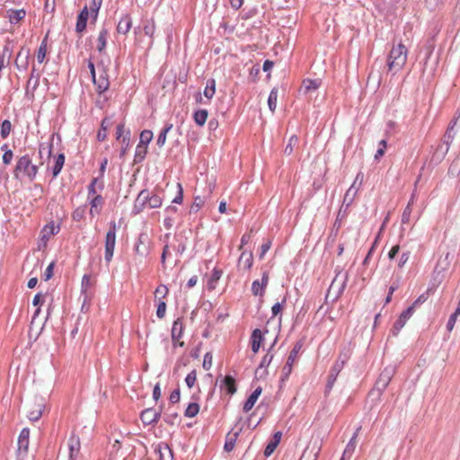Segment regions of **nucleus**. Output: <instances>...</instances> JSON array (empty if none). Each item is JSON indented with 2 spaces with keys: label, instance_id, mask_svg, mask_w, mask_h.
<instances>
[{
  "label": "nucleus",
  "instance_id": "nucleus-51",
  "mask_svg": "<svg viewBox=\"0 0 460 460\" xmlns=\"http://www.w3.org/2000/svg\"><path fill=\"white\" fill-rule=\"evenodd\" d=\"M204 203H205V201L201 197H199V196L195 197L194 201H193L192 205L190 206V213L198 212L199 209L204 205Z\"/></svg>",
  "mask_w": 460,
  "mask_h": 460
},
{
  "label": "nucleus",
  "instance_id": "nucleus-61",
  "mask_svg": "<svg viewBox=\"0 0 460 460\" xmlns=\"http://www.w3.org/2000/svg\"><path fill=\"white\" fill-rule=\"evenodd\" d=\"M292 367H293V364L287 361L286 365L283 367V369H282V377H281L282 381H284L285 379H287L289 376V375L292 372Z\"/></svg>",
  "mask_w": 460,
  "mask_h": 460
},
{
  "label": "nucleus",
  "instance_id": "nucleus-32",
  "mask_svg": "<svg viewBox=\"0 0 460 460\" xmlns=\"http://www.w3.org/2000/svg\"><path fill=\"white\" fill-rule=\"evenodd\" d=\"M208 111L206 110H199L195 111L193 115L194 121L198 126H203L208 119Z\"/></svg>",
  "mask_w": 460,
  "mask_h": 460
},
{
  "label": "nucleus",
  "instance_id": "nucleus-52",
  "mask_svg": "<svg viewBox=\"0 0 460 460\" xmlns=\"http://www.w3.org/2000/svg\"><path fill=\"white\" fill-rule=\"evenodd\" d=\"M35 72H36V69L35 67L32 68L31 70V76L27 82V87H29L30 85H32V88L35 89L38 84H39V75H35Z\"/></svg>",
  "mask_w": 460,
  "mask_h": 460
},
{
  "label": "nucleus",
  "instance_id": "nucleus-9",
  "mask_svg": "<svg viewBox=\"0 0 460 460\" xmlns=\"http://www.w3.org/2000/svg\"><path fill=\"white\" fill-rule=\"evenodd\" d=\"M45 409V402L42 399H35V402L30 405L28 418L31 421H37L42 416Z\"/></svg>",
  "mask_w": 460,
  "mask_h": 460
},
{
  "label": "nucleus",
  "instance_id": "nucleus-33",
  "mask_svg": "<svg viewBox=\"0 0 460 460\" xmlns=\"http://www.w3.org/2000/svg\"><path fill=\"white\" fill-rule=\"evenodd\" d=\"M108 37V31L104 28H102L99 33L98 39H97V49L99 52H102L105 47H106V41Z\"/></svg>",
  "mask_w": 460,
  "mask_h": 460
},
{
  "label": "nucleus",
  "instance_id": "nucleus-21",
  "mask_svg": "<svg viewBox=\"0 0 460 460\" xmlns=\"http://www.w3.org/2000/svg\"><path fill=\"white\" fill-rule=\"evenodd\" d=\"M89 16V11L87 6H84V9L80 12V13L77 16L76 25H75V31L76 32H82L86 28L87 19Z\"/></svg>",
  "mask_w": 460,
  "mask_h": 460
},
{
  "label": "nucleus",
  "instance_id": "nucleus-2",
  "mask_svg": "<svg viewBox=\"0 0 460 460\" xmlns=\"http://www.w3.org/2000/svg\"><path fill=\"white\" fill-rule=\"evenodd\" d=\"M37 173L38 166L32 164L29 155H24L18 159L13 170V176L15 179H20L21 174H22L28 177L30 181H33L36 178Z\"/></svg>",
  "mask_w": 460,
  "mask_h": 460
},
{
  "label": "nucleus",
  "instance_id": "nucleus-12",
  "mask_svg": "<svg viewBox=\"0 0 460 460\" xmlns=\"http://www.w3.org/2000/svg\"><path fill=\"white\" fill-rule=\"evenodd\" d=\"M160 417L161 411H157L154 408H147L140 414V420L146 426L157 423Z\"/></svg>",
  "mask_w": 460,
  "mask_h": 460
},
{
  "label": "nucleus",
  "instance_id": "nucleus-20",
  "mask_svg": "<svg viewBox=\"0 0 460 460\" xmlns=\"http://www.w3.org/2000/svg\"><path fill=\"white\" fill-rule=\"evenodd\" d=\"M132 27V19L129 14H125L117 25V32L126 35Z\"/></svg>",
  "mask_w": 460,
  "mask_h": 460
},
{
  "label": "nucleus",
  "instance_id": "nucleus-64",
  "mask_svg": "<svg viewBox=\"0 0 460 460\" xmlns=\"http://www.w3.org/2000/svg\"><path fill=\"white\" fill-rule=\"evenodd\" d=\"M168 293V288L166 286L164 285H160L156 288L155 291V296L157 297V296H161V297H165V296L167 295Z\"/></svg>",
  "mask_w": 460,
  "mask_h": 460
},
{
  "label": "nucleus",
  "instance_id": "nucleus-13",
  "mask_svg": "<svg viewBox=\"0 0 460 460\" xmlns=\"http://www.w3.org/2000/svg\"><path fill=\"white\" fill-rule=\"evenodd\" d=\"M182 332H183V324H182L181 319L178 318L177 320H175L173 322V324H172V340L174 342V344H176V342H178V345L181 347H182L184 345L183 341L179 342V340L182 335Z\"/></svg>",
  "mask_w": 460,
  "mask_h": 460
},
{
  "label": "nucleus",
  "instance_id": "nucleus-60",
  "mask_svg": "<svg viewBox=\"0 0 460 460\" xmlns=\"http://www.w3.org/2000/svg\"><path fill=\"white\" fill-rule=\"evenodd\" d=\"M265 289H261V283L259 280H254L252 285V292L254 296H262Z\"/></svg>",
  "mask_w": 460,
  "mask_h": 460
},
{
  "label": "nucleus",
  "instance_id": "nucleus-22",
  "mask_svg": "<svg viewBox=\"0 0 460 460\" xmlns=\"http://www.w3.org/2000/svg\"><path fill=\"white\" fill-rule=\"evenodd\" d=\"M263 334L260 329L253 330L251 341H252V350L253 353H257L261 348V345L263 341Z\"/></svg>",
  "mask_w": 460,
  "mask_h": 460
},
{
  "label": "nucleus",
  "instance_id": "nucleus-45",
  "mask_svg": "<svg viewBox=\"0 0 460 460\" xmlns=\"http://www.w3.org/2000/svg\"><path fill=\"white\" fill-rule=\"evenodd\" d=\"M11 130H12L11 121L8 119H4L1 125L0 134H1L2 138H6L9 136Z\"/></svg>",
  "mask_w": 460,
  "mask_h": 460
},
{
  "label": "nucleus",
  "instance_id": "nucleus-18",
  "mask_svg": "<svg viewBox=\"0 0 460 460\" xmlns=\"http://www.w3.org/2000/svg\"><path fill=\"white\" fill-rule=\"evenodd\" d=\"M155 453L159 455V460H172V450L166 443H160L155 448Z\"/></svg>",
  "mask_w": 460,
  "mask_h": 460
},
{
  "label": "nucleus",
  "instance_id": "nucleus-44",
  "mask_svg": "<svg viewBox=\"0 0 460 460\" xmlns=\"http://www.w3.org/2000/svg\"><path fill=\"white\" fill-rule=\"evenodd\" d=\"M147 205L151 208H159L162 205V199L158 195H152L148 193Z\"/></svg>",
  "mask_w": 460,
  "mask_h": 460
},
{
  "label": "nucleus",
  "instance_id": "nucleus-5",
  "mask_svg": "<svg viewBox=\"0 0 460 460\" xmlns=\"http://www.w3.org/2000/svg\"><path fill=\"white\" fill-rule=\"evenodd\" d=\"M116 223L111 221L105 237V261L110 262L112 259L116 243Z\"/></svg>",
  "mask_w": 460,
  "mask_h": 460
},
{
  "label": "nucleus",
  "instance_id": "nucleus-43",
  "mask_svg": "<svg viewBox=\"0 0 460 460\" xmlns=\"http://www.w3.org/2000/svg\"><path fill=\"white\" fill-rule=\"evenodd\" d=\"M144 32L146 36L152 38L155 31V20L152 18L151 20L146 22V24L144 25Z\"/></svg>",
  "mask_w": 460,
  "mask_h": 460
},
{
  "label": "nucleus",
  "instance_id": "nucleus-49",
  "mask_svg": "<svg viewBox=\"0 0 460 460\" xmlns=\"http://www.w3.org/2000/svg\"><path fill=\"white\" fill-rule=\"evenodd\" d=\"M102 0H92L90 4V13L95 19L102 5Z\"/></svg>",
  "mask_w": 460,
  "mask_h": 460
},
{
  "label": "nucleus",
  "instance_id": "nucleus-50",
  "mask_svg": "<svg viewBox=\"0 0 460 460\" xmlns=\"http://www.w3.org/2000/svg\"><path fill=\"white\" fill-rule=\"evenodd\" d=\"M95 186H98L99 189L102 190L104 185L102 181H101L99 178H93L91 184L89 185V194L95 195L96 190Z\"/></svg>",
  "mask_w": 460,
  "mask_h": 460
},
{
  "label": "nucleus",
  "instance_id": "nucleus-10",
  "mask_svg": "<svg viewBox=\"0 0 460 460\" xmlns=\"http://www.w3.org/2000/svg\"><path fill=\"white\" fill-rule=\"evenodd\" d=\"M343 368V361H335L332 366L327 379L326 388H325V395L329 394L331 390L332 389L334 383L337 379V376L341 373Z\"/></svg>",
  "mask_w": 460,
  "mask_h": 460
},
{
  "label": "nucleus",
  "instance_id": "nucleus-26",
  "mask_svg": "<svg viewBox=\"0 0 460 460\" xmlns=\"http://www.w3.org/2000/svg\"><path fill=\"white\" fill-rule=\"evenodd\" d=\"M221 276H222L221 270H217V269L213 270L212 274L208 280V288L209 290H213L216 288L217 282L219 280Z\"/></svg>",
  "mask_w": 460,
  "mask_h": 460
},
{
  "label": "nucleus",
  "instance_id": "nucleus-3",
  "mask_svg": "<svg viewBox=\"0 0 460 460\" xmlns=\"http://www.w3.org/2000/svg\"><path fill=\"white\" fill-rule=\"evenodd\" d=\"M348 279V271L339 270L330 285L326 295V299L331 297L332 301L338 300L345 290Z\"/></svg>",
  "mask_w": 460,
  "mask_h": 460
},
{
  "label": "nucleus",
  "instance_id": "nucleus-14",
  "mask_svg": "<svg viewBox=\"0 0 460 460\" xmlns=\"http://www.w3.org/2000/svg\"><path fill=\"white\" fill-rule=\"evenodd\" d=\"M29 58L30 51L29 49H24L23 48L19 51L15 65L19 70H26L29 66Z\"/></svg>",
  "mask_w": 460,
  "mask_h": 460
},
{
  "label": "nucleus",
  "instance_id": "nucleus-53",
  "mask_svg": "<svg viewBox=\"0 0 460 460\" xmlns=\"http://www.w3.org/2000/svg\"><path fill=\"white\" fill-rule=\"evenodd\" d=\"M103 203V199L101 195H95L91 201V214L93 213V209L95 208V212L98 213L97 207L102 206Z\"/></svg>",
  "mask_w": 460,
  "mask_h": 460
},
{
  "label": "nucleus",
  "instance_id": "nucleus-42",
  "mask_svg": "<svg viewBox=\"0 0 460 460\" xmlns=\"http://www.w3.org/2000/svg\"><path fill=\"white\" fill-rule=\"evenodd\" d=\"M172 125L168 124L163 128L156 140V144L158 146H163L164 145L166 141L167 133L172 129Z\"/></svg>",
  "mask_w": 460,
  "mask_h": 460
},
{
  "label": "nucleus",
  "instance_id": "nucleus-27",
  "mask_svg": "<svg viewBox=\"0 0 460 460\" xmlns=\"http://www.w3.org/2000/svg\"><path fill=\"white\" fill-rule=\"evenodd\" d=\"M223 385L229 394H234L236 392V383L233 376H226L223 380Z\"/></svg>",
  "mask_w": 460,
  "mask_h": 460
},
{
  "label": "nucleus",
  "instance_id": "nucleus-34",
  "mask_svg": "<svg viewBox=\"0 0 460 460\" xmlns=\"http://www.w3.org/2000/svg\"><path fill=\"white\" fill-rule=\"evenodd\" d=\"M111 124V121L109 119L105 118L102 119L101 123V128L99 129L97 133V139L99 141H104L106 139V131Z\"/></svg>",
  "mask_w": 460,
  "mask_h": 460
},
{
  "label": "nucleus",
  "instance_id": "nucleus-35",
  "mask_svg": "<svg viewBox=\"0 0 460 460\" xmlns=\"http://www.w3.org/2000/svg\"><path fill=\"white\" fill-rule=\"evenodd\" d=\"M147 153V146L138 144L136 148L135 160L136 164L142 162Z\"/></svg>",
  "mask_w": 460,
  "mask_h": 460
},
{
  "label": "nucleus",
  "instance_id": "nucleus-17",
  "mask_svg": "<svg viewBox=\"0 0 460 460\" xmlns=\"http://www.w3.org/2000/svg\"><path fill=\"white\" fill-rule=\"evenodd\" d=\"M253 262V255L252 252H243L238 260V267L244 270H249Z\"/></svg>",
  "mask_w": 460,
  "mask_h": 460
},
{
  "label": "nucleus",
  "instance_id": "nucleus-15",
  "mask_svg": "<svg viewBox=\"0 0 460 460\" xmlns=\"http://www.w3.org/2000/svg\"><path fill=\"white\" fill-rule=\"evenodd\" d=\"M321 85L320 79H305L300 88V93L307 94L311 92L316 91Z\"/></svg>",
  "mask_w": 460,
  "mask_h": 460
},
{
  "label": "nucleus",
  "instance_id": "nucleus-46",
  "mask_svg": "<svg viewBox=\"0 0 460 460\" xmlns=\"http://www.w3.org/2000/svg\"><path fill=\"white\" fill-rule=\"evenodd\" d=\"M153 138V132L148 129H145L140 134L139 144L147 146Z\"/></svg>",
  "mask_w": 460,
  "mask_h": 460
},
{
  "label": "nucleus",
  "instance_id": "nucleus-55",
  "mask_svg": "<svg viewBox=\"0 0 460 460\" xmlns=\"http://www.w3.org/2000/svg\"><path fill=\"white\" fill-rule=\"evenodd\" d=\"M196 380V370H192L191 372H190L185 378L186 385H188L189 388H191L195 385Z\"/></svg>",
  "mask_w": 460,
  "mask_h": 460
},
{
  "label": "nucleus",
  "instance_id": "nucleus-6",
  "mask_svg": "<svg viewBox=\"0 0 460 460\" xmlns=\"http://www.w3.org/2000/svg\"><path fill=\"white\" fill-rule=\"evenodd\" d=\"M152 244L150 236L146 233H141L137 239L134 251L138 256L146 258L151 252Z\"/></svg>",
  "mask_w": 460,
  "mask_h": 460
},
{
  "label": "nucleus",
  "instance_id": "nucleus-11",
  "mask_svg": "<svg viewBox=\"0 0 460 460\" xmlns=\"http://www.w3.org/2000/svg\"><path fill=\"white\" fill-rule=\"evenodd\" d=\"M29 437H30V429L28 428L22 429L20 433V436L18 438L17 456H24L27 455L29 444H30Z\"/></svg>",
  "mask_w": 460,
  "mask_h": 460
},
{
  "label": "nucleus",
  "instance_id": "nucleus-41",
  "mask_svg": "<svg viewBox=\"0 0 460 460\" xmlns=\"http://www.w3.org/2000/svg\"><path fill=\"white\" fill-rule=\"evenodd\" d=\"M278 99V89L273 88L269 95L268 105L270 110L273 112L276 110Z\"/></svg>",
  "mask_w": 460,
  "mask_h": 460
},
{
  "label": "nucleus",
  "instance_id": "nucleus-16",
  "mask_svg": "<svg viewBox=\"0 0 460 460\" xmlns=\"http://www.w3.org/2000/svg\"><path fill=\"white\" fill-rule=\"evenodd\" d=\"M147 198H148V190H143L137 195L135 203H134V211L135 213H140L146 205H147Z\"/></svg>",
  "mask_w": 460,
  "mask_h": 460
},
{
  "label": "nucleus",
  "instance_id": "nucleus-37",
  "mask_svg": "<svg viewBox=\"0 0 460 460\" xmlns=\"http://www.w3.org/2000/svg\"><path fill=\"white\" fill-rule=\"evenodd\" d=\"M216 92V81L215 79L211 78L207 81V85L204 90V95L208 99H211Z\"/></svg>",
  "mask_w": 460,
  "mask_h": 460
},
{
  "label": "nucleus",
  "instance_id": "nucleus-7",
  "mask_svg": "<svg viewBox=\"0 0 460 460\" xmlns=\"http://www.w3.org/2000/svg\"><path fill=\"white\" fill-rule=\"evenodd\" d=\"M320 451L321 443L318 440H311L299 460H317Z\"/></svg>",
  "mask_w": 460,
  "mask_h": 460
},
{
  "label": "nucleus",
  "instance_id": "nucleus-4",
  "mask_svg": "<svg viewBox=\"0 0 460 460\" xmlns=\"http://www.w3.org/2000/svg\"><path fill=\"white\" fill-rule=\"evenodd\" d=\"M394 374L395 367L388 366L385 367L376 381L374 388L370 391L369 395L379 398L388 386Z\"/></svg>",
  "mask_w": 460,
  "mask_h": 460
},
{
  "label": "nucleus",
  "instance_id": "nucleus-62",
  "mask_svg": "<svg viewBox=\"0 0 460 460\" xmlns=\"http://www.w3.org/2000/svg\"><path fill=\"white\" fill-rule=\"evenodd\" d=\"M12 48L10 46V41H7L5 43V45L4 46V49H3V51L1 53V56H3V58L5 59V58H7V60H9L12 57Z\"/></svg>",
  "mask_w": 460,
  "mask_h": 460
},
{
  "label": "nucleus",
  "instance_id": "nucleus-57",
  "mask_svg": "<svg viewBox=\"0 0 460 460\" xmlns=\"http://www.w3.org/2000/svg\"><path fill=\"white\" fill-rule=\"evenodd\" d=\"M411 214V202H409L402 215V224H407L410 221Z\"/></svg>",
  "mask_w": 460,
  "mask_h": 460
},
{
  "label": "nucleus",
  "instance_id": "nucleus-28",
  "mask_svg": "<svg viewBox=\"0 0 460 460\" xmlns=\"http://www.w3.org/2000/svg\"><path fill=\"white\" fill-rule=\"evenodd\" d=\"M239 436V432L228 433L226 436V440L224 446V448L226 452H230L234 449L235 441L237 437Z\"/></svg>",
  "mask_w": 460,
  "mask_h": 460
},
{
  "label": "nucleus",
  "instance_id": "nucleus-31",
  "mask_svg": "<svg viewBox=\"0 0 460 460\" xmlns=\"http://www.w3.org/2000/svg\"><path fill=\"white\" fill-rule=\"evenodd\" d=\"M302 347H303V342L301 341H296V344L294 345L292 350L290 351L287 361L289 363H292L294 365Z\"/></svg>",
  "mask_w": 460,
  "mask_h": 460
},
{
  "label": "nucleus",
  "instance_id": "nucleus-25",
  "mask_svg": "<svg viewBox=\"0 0 460 460\" xmlns=\"http://www.w3.org/2000/svg\"><path fill=\"white\" fill-rule=\"evenodd\" d=\"M359 187L355 186V183L349 187V189L346 191L343 199V204H346L349 207L354 200Z\"/></svg>",
  "mask_w": 460,
  "mask_h": 460
},
{
  "label": "nucleus",
  "instance_id": "nucleus-56",
  "mask_svg": "<svg viewBox=\"0 0 460 460\" xmlns=\"http://www.w3.org/2000/svg\"><path fill=\"white\" fill-rule=\"evenodd\" d=\"M166 312V303L160 300L157 305L156 315L158 318L163 319Z\"/></svg>",
  "mask_w": 460,
  "mask_h": 460
},
{
  "label": "nucleus",
  "instance_id": "nucleus-38",
  "mask_svg": "<svg viewBox=\"0 0 460 460\" xmlns=\"http://www.w3.org/2000/svg\"><path fill=\"white\" fill-rule=\"evenodd\" d=\"M272 358H273V355L270 354V350H269L268 353L262 358L259 367L255 371V375L256 376L260 375V376H261V375L260 374L261 371L262 370V368L268 367L270 364V362L272 361Z\"/></svg>",
  "mask_w": 460,
  "mask_h": 460
},
{
  "label": "nucleus",
  "instance_id": "nucleus-54",
  "mask_svg": "<svg viewBox=\"0 0 460 460\" xmlns=\"http://www.w3.org/2000/svg\"><path fill=\"white\" fill-rule=\"evenodd\" d=\"M258 399H256V397H253L252 394L248 397V399L246 400V402H244L243 404V411L244 412H248L250 411L252 407L254 406L255 402H257Z\"/></svg>",
  "mask_w": 460,
  "mask_h": 460
},
{
  "label": "nucleus",
  "instance_id": "nucleus-59",
  "mask_svg": "<svg viewBox=\"0 0 460 460\" xmlns=\"http://www.w3.org/2000/svg\"><path fill=\"white\" fill-rule=\"evenodd\" d=\"M212 360H213V356H212L211 352H207L204 355V359H203V367H204V369L208 370V369L211 368V367H212Z\"/></svg>",
  "mask_w": 460,
  "mask_h": 460
},
{
  "label": "nucleus",
  "instance_id": "nucleus-48",
  "mask_svg": "<svg viewBox=\"0 0 460 460\" xmlns=\"http://www.w3.org/2000/svg\"><path fill=\"white\" fill-rule=\"evenodd\" d=\"M122 142V146H121V149H120V157H123L129 146V142H130V131L128 130L126 135L123 137V139L121 140Z\"/></svg>",
  "mask_w": 460,
  "mask_h": 460
},
{
  "label": "nucleus",
  "instance_id": "nucleus-23",
  "mask_svg": "<svg viewBox=\"0 0 460 460\" xmlns=\"http://www.w3.org/2000/svg\"><path fill=\"white\" fill-rule=\"evenodd\" d=\"M93 84L97 86V90L100 93H104L108 90L110 86V82L108 79L107 73L103 71L98 79L95 78V81H93Z\"/></svg>",
  "mask_w": 460,
  "mask_h": 460
},
{
  "label": "nucleus",
  "instance_id": "nucleus-19",
  "mask_svg": "<svg viewBox=\"0 0 460 460\" xmlns=\"http://www.w3.org/2000/svg\"><path fill=\"white\" fill-rule=\"evenodd\" d=\"M80 451L79 437L72 435L69 438V460H75Z\"/></svg>",
  "mask_w": 460,
  "mask_h": 460
},
{
  "label": "nucleus",
  "instance_id": "nucleus-30",
  "mask_svg": "<svg viewBox=\"0 0 460 460\" xmlns=\"http://www.w3.org/2000/svg\"><path fill=\"white\" fill-rule=\"evenodd\" d=\"M64 163H65V155H64V154H59L57 156V158L55 160L54 166L52 168L53 177H57L59 174V172H61V170L63 168Z\"/></svg>",
  "mask_w": 460,
  "mask_h": 460
},
{
  "label": "nucleus",
  "instance_id": "nucleus-36",
  "mask_svg": "<svg viewBox=\"0 0 460 460\" xmlns=\"http://www.w3.org/2000/svg\"><path fill=\"white\" fill-rule=\"evenodd\" d=\"M47 38L48 35L45 37V39L41 41L40 46L37 51L36 58L37 61L41 64L43 63L46 54H47Z\"/></svg>",
  "mask_w": 460,
  "mask_h": 460
},
{
  "label": "nucleus",
  "instance_id": "nucleus-39",
  "mask_svg": "<svg viewBox=\"0 0 460 460\" xmlns=\"http://www.w3.org/2000/svg\"><path fill=\"white\" fill-rule=\"evenodd\" d=\"M456 125V120H452L444 135V141L447 145H449L454 138L455 133L453 132L455 126Z\"/></svg>",
  "mask_w": 460,
  "mask_h": 460
},
{
  "label": "nucleus",
  "instance_id": "nucleus-58",
  "mask_svg": "<svg viewBox=\"0 0 460 460\" xmlns=\"http://www.w3.org/2000/svg\"><path fill=\"white\" fill-rule=\"evenodd\" d=\"M278 446V440H271L264 450V456H270L276 449Z\"/></svg>",
  "mask_w": 460,
  "mask_h": 460
},
{
  "label": "nucleus",
  "instance_id": "nucleus-40",
  "mask_svg": "<svg viewBox=\"0 0 460 460\" xmlns=\"http://www.w3.org/2000/svg\"><path fill=\"white\" fill-rule=\"evenodd\" d=\"M199 405L197 402H190L187 406V408L184 411V415L188 418H193L199 413Z\"/></svg>",
  "mask_w": 460,
  "mask_h": 460
},
{
  "label": "nucleus",
  "instance_id": "nucleus-63",
  "mask_svg": "<svg viewBox=\"0 0 460 460\" xmlns=\"http://www.w3.org/2000/svg\"><path fill=\"white\" fill-rule=\"evenodd\" d=\"M410 256L411 252L409 251L402 252L398 261V268L402 269L409 261Z\"/></svg>",
  "mask_w": 460,
  "mask_h": 460
},
{
  "label": "nucleus",
  "instance_id": "nucleus-1",
  "mask_svg": "<svg viewBox=\"0 0 460 460\" xmlns=\"http://www.w3.org/2000/svg\"><path fill=\"white\" fill-rule=\"evenodd\" d=\"M407 56L408 49L402 42L394 45L387 57L388 72L394 75L402 70L407 61Z\"/></svg>",
  "mask_w": 460,
  "mask_h": 460
},
{
  "label": "nucleus",
  "instance_id": "nucleus-47",
  "mask_svg": "<svg viewBox=\"0 0 460 460\" xmlns=\"http://www.w3.org/2000/svg\"><path fill=\"white\" fill-rule=\"evenodd\" d=\"M297 142H298V137L295 135L292 136L289 138L288 143L284 149L285 155H290L293 153L294 146H296L297 144Z\"/></svg>",
  "mask_w": 460,
  "mask_h": 460
},
{
  "label": "nucleus",
  "instance_id": "nucleus-24",
  "mask_svg": "<svg viewBox=\"0 0 460 460\" xmlns=\"http://www.w3.org/2000/svg\"><path fill=\"white\" fill-rule=\"evenodd\" d=\"M360 429H361V426H359L356 429L355 433L353 434L352 438H350L349 442L348 443L341 460H344L346 456H350L352 455V453L354 452V450L356 448V445H357L356 439H357V437H358Z\"/></svg>",
  "mask_w": 460,
  "mask_h": 460
},
{
  "label": "nucleus",
  "instance_id": "nucleus-29",
  "mask_svg": "<svg viewBox=\"0 0 460 460\" xmlns=\"http://www.w3.org/2000/svg\"><path fill=\"white\" fill-rule=\"evenodd\" d=\"M25 11L23 9L10 10L9 20L12 23H17L25 17Z\"/></svg>",
  "mask_w": 460,
  "mask_h": 460
},
{
  "label": "nucleus",
  "instance_id": "nucleus-8",
  "mask_svg": "<svg viewBox=\"0 0 460 460\" xmlns=\"http://www.w3.org/2000/svg\"><path fill=\"white\" fill-rule=\"evenodd\" d=\"M413 307H408L404 310L399 316V318L394 323L393 328L391 329V333L393 336H397L401 329L405 325L406 322L414 314Z\"/></svg>",
  "mask_w": 460,
  "mask_h": 460
}]
</instances>
